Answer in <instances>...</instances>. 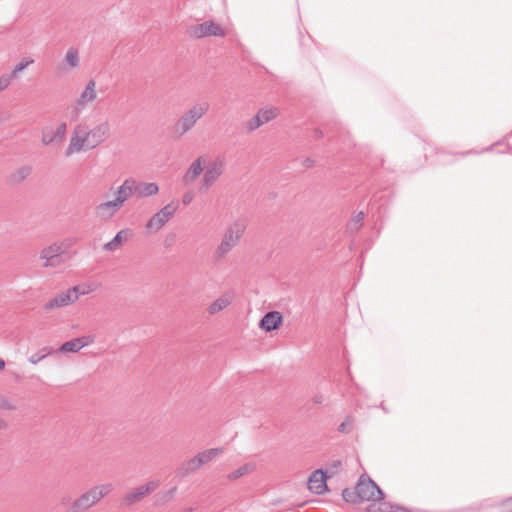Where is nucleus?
<instances>
[{
	"instance_id": "nucleus-1",
	"label": "nucleus",
	"mask_w": 512,
	"mask_h": 512,
	"mask_svg": "<svg viewBox=\"0 0 512 512\" xmlns=\"http://www.w3.org/2000/svg\"><path fill=\"white\" fill-rule=\"evenodd\" d=\"M109 136L110 124L107 120L100 122L91 129L85 123L78 124L71 135L65 155L70 156L82 150L94 149L105 142Z\"/></svg>"
},
{
	"instance_id": "nucleus-2",
	"label": "nucleus",
	"mask_w": 512,
	"mask_h": 512,
	"mask_svg": "<svg viewBox=\"0 0 512 512\" xmlns=\"http://www.w3.org/2000/svg\"><path fill=\"white\" fill-rule=\"evenodd\" d=\"M246 230V223L242 219L235 220L225 231L220 244L214 252L216 259H223L238 245Z\"/></svg>"
},
{
	"instance_id": "nucleus-3",
	"label": "nucleus",
	"mask_w": 512,
	"mask_h": 512,
	"mask_svg": "<svg viewBox=\"0 0 512 512\" xmlns=\"http://www.w3.org/2000/svg\"><path fill=\"white\" fill-rule=\"evenodd\" d=\"M112 490L113 485L111 483L93 486L71 504L70 512H83L90 509Z\"/></svg>"
},
{
	"instance_id": "nucleus-4",
	"label": "nucleus",
	"mask_w": 512,
	"mask_h": 512,
	"mask_svg": "<svg viewBox=\"0 0 512 512\" xmlns=\"http://www.w3.org/2000/svg\"><path fill=\"white\" fill-rule=\"evenodd\" d=\"M210 105L206 101L193 104L185 111L175 123V131L179 135H184L191 131L197 122L209 111Z\"/></svg>"
},
{
	"instance_id": "nucleus-5",
	"label": "nucleus",
	"mask_w": 512,
	"mask_h": 512,
	"mask_svg": "<svg viewBox=\"0 0 512 512\" xmlns=\"http://www.w3.org/2000/svg\"><path fill=\"white\" fill-rule=\"evenodd\" d=\"M223 452L222 448H210L197 453L194 457L184 461L177 469L176 475L184 478L197 470L202 466L213 460L216 456Z\"/></svg>"
},
{
	"instance_id": "nucleus-6",
	"label": "nucleus",
	"mask_w": 512,
	"mask_h": 512,
	"mask_svg": "<svg viewBox=\"0 0 512 512\" xmlns=\"http://www.w3.org/2000/svg\"><path fill=\"white\" fill-rule=\"evenodd\" d=\"M72 245L71 239H64L44 247L39 254L40 259L44 261L42 266L44 268L59 266L62 263L61 256L67 253Z\"/></svg>"
},
{
	"instance_id": "nucleus-7",
	"label": "nucleus",
	"mask_w": 512,
	"mask_h": 512,
	"mask_svg": "<svg viewBox=\"0 0 512 512\" xmlns=\"http://www.w3.org/2000/svg\"><path fill=\"white\" fill-rule=\"evenodd\" d=\"M357 498L361 501H380L384 499L383 491L369 477L362 475L356 484Z\"/></svg>"
},
{
	"instance_id": "nucleus-8",
	"label": "nucleus",
	"mask_w": 512,
	"mask_h": 512,
	"mask_svg": "<svg viewBox=\"0 0 512 512\" xmlns=\"http://www.w3.org/2000/svg\"><path fill=\"white\" fill-rule=\"evenodd\" d=\"M159 485L160 482L158 480H150L146 484L132 489L122 496L120 499V505L122 507H130L141 502L146 496L153 493Z\"/></svg>"
},
{
	"instance_id": "nucleus-9",
	"label": "nucleus",
	"mask_w": 512,
	"mask_h": 512,
	"mask_svg": "<svg viewBox=\"0 0 512 512\" xmlns=\"http://www.w3.org/2000/svg\"><path fill=\"white\" fill-rule=\"evenodd\" d=\"M97 98L96 82L91 79L87 82L84 90L75 102V105L71 109V116L74 120H77L81 112Z\"/></svg>"
},
{
	"instance_id": "nucleus-10",
	"label": "nucleus",
	"mask_w": 512,
	"mask_h": 512,
	"mask_svg": "<svg viewBox=\"0 0 512 512\" xmlns=\"http://www.w3.org/2000/svg\"><path fill=\"white\" fill-rule=\"evenodd\" d=\"M177 206L169 203L155 213L146 223L145 228L148 233L158 232L174 216Z\"/></svg>"
},
{
	"instance_id": "nucleus-11",
	"label": "nucleus",
	"mask_w": 512,
	"mask_h": 512,
	"mask_svg": "<svg viewBox=\"0 0 512 512\" xmlns=\"http://www.w3.org/2000/svg\"><path fill=\"white\" fill-rule=\"evenodd\" d=\"M188 34L196 39L219 36L224 37L226 35L225 30L212 20L204 21L201 24L192 25L188 28Z\"/></svg>"
},
{
	"instance_id": "nucleus-12",
	"label": "nucleus",
	"mask_w": 512,
	"mask_h": 512,
	"mask_svg": "<svg viewBox=\"0 0 512 512\" xmlns=\"http://www.w3.org/2000/svg\"><path fill=\"white\" fill-rule=\"evenodd\" d=\"M77 301L76 288H69L64 292L59 293L45 304L46 310H53L61 307L68 306Z\"/></svg>"
},
{
	"instance_id": "nucleus-13",
	"label": "nucleus",
	"mask_w": 512,
	"mask_h": 512,
	"mask_svg": "<svg viewBox=\"0 0 512 512\" xmlns=\"http://www.w3.org/2000/svg\"><path fill=\"white\" fill-rule=\"evenodd\" d=\"M224 168V160L220 157L216 158L206 169L202 178V188H210L217 179L222 175Z\"/></svg>"
},
{
	"instance_id": "nucleus-14",
	"label": "nucleus",
	"mask_w": 512,
	"mask_h": 512,
	"mask_svg": "<svg viewBox=\"0 0 512 512\" xmlns=\"http://www.w3.org/2000/svg\"><path fill=\"white\" fill-rule=\"evenodd\" d=\"M327 475L322 469L315 470L312 472L308 479V489L317 495L324 494L328 490L327 486Z\"/></svg>"
},
{
	"instance_id": "nucleus-15",
	"label": "nucleus",
	"mask_w": 512,
	"mask_h": 512,
	"mask_svg": "<svg viewBox=\"0 0 512 512\" xmlns=\"http://www.w3.org/2000/svg\"><path fill=\"white\" fill-rule=\"evenodd\" d=\"M67 131L66 123L62 122L58 125L55 131H51L48 128L42 131V144L50 145L52 143H60L64 140Z\"/></svg>"
},
{
	"instance_id": "nucleus-16",
	"label": "nucleus",
	"mask_w": 512,
	"mask_h": 512,
	"mask_svg": "<svg viewBox=\"0 0 512 512\" xmlns=\"http://www.w3.org/2000/svg\"><path fill=\"white\" fill-rule=\"evenodd\" d=\"M94 342L93 336H82L78 338H74L70 341H67L63 343L60 348L59 352L61 353H76L82 348L88 346L89 344H92Z\"/></svg>"
},
{
	"instance_id": "nucleus-17",
	"label": "nucleus",
	"mask_w": 512,
	"mask_h": 512,
	"mask_svg": "<svg viewBox=\"0 0 512 512\" xmlns=\"http://www.w3.org/2000/svg\"><path fill=\"white\" fill-rule=\"evenodd\" d=\"M283 317L278 311H270L266 313L260 321V327L266 332H271L279 328L282 324Z\"/></svg>"
},
{
	"instance_id": "nucleus-18",
	"label": "nucleus",
	"mask_w": 512,
	"mask_h": 512,
	"mask_svg": "<svg viewBox=\"0 0 512 512\" xmlns=\"http://www.w3.org/2000/svg\"><path fill=\"white\" fill-rule=\"evenodd\" d=\"M121 204H118L116 200L107 201L96 206L95 211L98 217L101 219L112 218L120 209Z\"/></svg>"
},
{
	"instance_id": "nucleus-19",
	"label": "nucleus",
	"mask_w": 512,
	"mask_h": 512,
	"mask_svg": "<svg viewBox=\"0 0 512 512\" xmlns=\"http://www.w3.org/2000/svg\"><path fill=\"white\" fill-rule=\"evenodd\" d=\"M133 190L135 195L145 198L156 195L159 192V186L155 182H139L134 179Z\"/></svg>"
},
{
	"instance_id": "nucleus-20",
	"label": "nucleus",
	"mask_w": 512,
	"mask_h": 512,
	"mask_svg": "<svg viewBox=\"0 0 512 512\" xmlns=\"http://www.w3.org/2000/svg\"><path fill=\"white\" fill-rule=\"evenodd\" d=\"M134 178H128L124 180V182L119 186L117 190V196L115 198L118 204H123L133 195H135V191L133 190Z\"/></svg>"
},
{
	"instance_id": "nucleus-21",
	"label": "nucleus",
	"mask_w": 512,
	"mask_h": 512,
	"mask_svg": "<svg viewBox=\"0 0 512 512\" xmlns=\"http://www.w3.org/2000/svg\"><path fill=\"white\" fill-rule=\"evenodd\" d=\"M203 157H198L183 175V183L185 185L193 183L203 171Z\"/></svg>"
},
{
	"instance_id": "nucleus-22",
	"label": "nucleus",
	"mask_w": 512,
	"mask_h": 512,
	"mask_svg": "<svg viewBox=\"0 0 512 512\" xmlns=\"http://www.w3.org/2000/svg\"><path fill=\"white\" fill-rule=\"evenodd\" d=\"M233 300V296L231 293H224L219 298H217L213 303L208 307V313L211 315L217 314L227 308Z\"/></svg>"
},
{
	"instance_id": "nucleus-23",
	"label": "nucleus",
	"mask_w": 512,
	"mask_h": 512,
	"mask_svg": "<svg viewBox=\"0 0 512 512\" xmlns=\"http://www.w3.org/2000/svg\"><path fill=\"white\" fill-rule=\"evenodd\" d=\"M257 468L255 462H248L227 475L229 481H235L245 475L253 473Z\"/></svg>"
},
{
	"instance_id": "nucleus-24",
	"label": "nucleus",
	"mask_w": 512,
	"mask_h": 512,
	"mask_svg": "<svg viewBox=\"0 0 512 512\" xmlns=\"http://www.w3.org/2000/svg\"><path fill=\"white\" fill-rule=\"evenodd\" d=\"M278 109L274 107H266L259 109L256 115L259 117L260 121H263V125L265 123L270 122L278 116Z\"/></svg>"
},
{
	"instance_id": "nucleus-25",
	"label": "nucleus",
	"mask_w": 512,
	"mask_h": 512,
	"mask_svg": "<svg viewBox=\"0 0 512 512\" xmlns=\"http://www.w3.org/2000/svg\"><path fill=\"white\" fill-rule=\"evenodd\" d=\"M65 63L68 67L75 69L78 68L80 65V59H79V51L71 47L67 50L65 55Z\"/></svg>"
},
{
	"instance_id": "nucleus-26",
	"label": "nucleus",
	"mask_w": 512,
	"mask_h": 512,
	"mask_svg": "<svg viewBox=\"0 0 512 512\" xmlns=\"http://www.w3.org/2000/svg\"><path fill=\"white\" fill-rule=\"evenodd\" d=\"M364 224V213L359 212L347 224V231L350 234L356 233Z\"/></svg>"
},
{
	"instance_id": "nucleus-27",
	"label": "nucleus",
	"mask_w": 512,
	"mask_h": 512,
	"mask_svg": "<svg viewBox=\"0 0 512 512\" xmlns=\"http://www.w3.org/2000/svg\"><path fill=\"white\" fill-rule=\"evenodd\" d=\"M124 233H125L124 230L119 231L111 241H109L108 243H106L104 245L103 249L106 251L116 250L122 244V241H123L122 235Z\"/></svg>"
},
{
	"instance_id": "nucleus-28",
	"label": "nucleus",
	"mask_w": 512,
	"mask_h": 512,
	"mask_svg": "<svg viewBox=\"0 0 512 512\" xmlns=\"http://www.w3.org/2000/svg\"><path fill=\"white\" fill-rule=\"evenodd\" d=\"M32 63H34V59L30 57H23L10 73L12 74V76L17 78L18 74L22 72L24 69H26Z\"/></svg>"
},
{
	"instance_id": "nucleus-29",
	"label": "nucleus",
	"mask_w": 512,
	"mask_h": 512,
	"mask_svg": "<svg viewBox=\"0 0 512 512\" xmlns=\"http://www.w3.org/2000/svg\"><path fill=\"white\" fill-rule=\"evenodd\" d=\"M31 173V168L29 166L20 167L13 175L14 181H22L26 179Z\"/></svg>"
},
{
	"instance_id": "nucleus-30",
	"label": "nucleus",
	"mask_w": 512,
	"mask_h": 512,
	"mask_svg": "<svg viewBox=\"0 0 512 512\" xmlns=\"http://www.w3.org/2000/svg\"><path fill=\"white\" fill-rule=\"evenodd\" d=\"M263 125V121H260L259 117L255 115L250 120L246 122V130L248 132H253Z\"/></svg>"
},
{
	"instance_id": "nucleus-31",
	"label": "nucleus",
	"mask_w": 512,
	"mask_h": 512,
	"mask_svg": "<svg viewBox=\"0 0 512 512\" xmlns=\"http://www.w3.org/2000/svg\"><path fill=\"white\" fill-rule=\"evenodd\" d=\"M16 78L11 73H5L0 76V92L5 90Z\"/></svg>"
},
{
	"instance_id": "nucleus-32",
	"label": "nucleus",
	"mask_w": 512,
	"mask_h": 512,
	"mask_svg": "<svg viewBox=\"0 0 512 512\" xmlns=\"http://www.w3.org/2000/svg\"><path fill=\"white\" fill-rule=\"evenodd\" d=\"M342 497L344 499L345 502H355L357 498V494H356V489L355 490H351V489H344L342 491Z\"/></svg>"
},
{
	"instance_id": "nucleus-33",
	"label": "nucleus",
	"mask_w": 512,
	"mask_h": 512,
	"mask_svg": "<svg viewBox=\"0 0 512 512\" xmlns=\"http://www.w3.org/2000/svg\"><path fill=\"white\" fill-rule=\"evenodd\" d=\"M43 350H47V353L46 354L35 353V354L31 355L29 358L30 363L37 364L41 360H43L46 357V355H48L52 352V350H50V349L48 350L47 348H44Z\"/></svg>"
},
{
	"instance_id": "nucleus-34",
	"label": "nucleus",
	"mask_w": 512,
	"mask_h": 512,
	"mask_svg": "<svg viewBox=\"0 0 512 512\" xmlns=\"http://www.w3.org/2000/svg\"><path fill=\"white\" fill-rule=\"evenodd\" d=\"M341 466H342V462L340 460H335L329 465L327 471H325V472H326V474L330 473V475L336 474L338 472V470L341 468Z\"/></svg>"
},
{
	"instance_id": "nucleus-35",
	"label": "nucleus",
	"mask_w": 512,
	"mask_h": 512,
	"mask_svg": "<svg viewBox=\"0 0 512 512\" xmlns=\"http://www.w3.org/2000/svg\"><path fill=\"white\" fill-rule=\"evenodd\" d=\"M73 288H76L77 290V299L79 298L80 295H86L93 292V288L89 285L73 286Z\"/></svg>"
},
{
	"instance_id": "nucleus-36",
	"label": "nucleus",
	"mask_w": 512,
	"mask_h": 512,
	"mask_svg": "<svg viewBox=\"0 0 512 512\" xmlns=\"http://www.w3.org/2000/svg\"><path fill=\"white\" fill-rule=\"evenodd\" d=\"M194 199V193L192 191L186 192L182 197V203L189 205Z\"/></svg>"
},
{
	"instance_id": "nucleus-37",
	"label": "nucleus",
	"mask_w": 512,
	"mask_h": 512,
	"mask_svg": "<svg viewBox=\"0 0 512 512\" xmlns=\"http://www.w3.org/2000/svg\"><path fill=\"white\" fill-rule=\"evenodd\" d=\"M0 408L2 409H6V410H15L16 407L11 404L8 400L6 399H3L1 402H0Z\"/></svg>"
},
{
	"instance_id": "nucleus-38",
	"label": "nucleus",
	"mask_w": 512,
	"mask_h": 512,
	"mask_svg": "<svg viewBox=\"0 0 512 512\" xmlns=\"http://www.w3.org/2000/svg\"><path fill=\"white\" fill-rule=\"evenodd\" d=\"M7 427H8L7 422L4 419L0 418V430L7 429Z\"/></svg>"
},
{
	"instance_id": "nucleus-39",
	"label": "nucleus",
	"mask_w": 512,
	"mask_h": 512,
	"mask_svg": "<svg viewBox=\"0 0 512 512\" xmlns=\"http://www.w3.org/2000/svg\"><path fill=\"white\" fill-rule=\"evenodd\" d=\"M304 164L306 166H312L313 165V160H311L310 158H307V159H305Z\"/></svg>"
},
{
	"instance_id": "nucleus-40",
	"label": "nucleus",
	"mask_w": 512,
	"mask_h": 512,
	"mask_svg": "<svg viewBox=\"0 0 512 512\" xmlns=\"http://www.w3.org/2000/svg\"><path fill=\"white\" fill-rule=\"evenodd\" d=\"M314 133L316 138H320L323 136L322 132L319 129H316Z\"/></svg>"
},
{
	"instance_id": "nucleus-41",
	"label": "nucleus",
	"mask_w": 512,
	"mask_h": 512,
	"mask_svg": "<svg viewBox=\"0 0 512 512\" xmlns=\"http://www.w3.org/2000/svg\"><path fill=\"white\" fill-rule=\"evenodd\" d=\"M8 116L6 115H0V124L3 123L4 121L8 120Z\"/></svg>"
},
{
	"instance_id": "nucleus-42",
	"label": "nucleus",
	"mask_w": 512,
	"mask_h": 512,
	"mask_svg": "<svg viewBox=\"0 0 512 512\" xmlns=\"http://www.w3.org/2000/svg\"><path fill=\"white\" fill-rule=\"evenodd\" d=\"M5 367V362L4 360L0 359V370H3Z\"/></svg>"
},
{
	"instance_id": "nucleus-43",
	"label": "nucleus",
	"mask_w": 512,
	"mask_h": 512,
	"mask_svg": "<svg viewBox=\"0 0 512 512\" xmlns=\"http://www.w3.org/2000/svg\"><path fill=\"white\" fill-rule=\"evenodd\" d=\"M339 430H340V431H342V432H343V431H345V424H344V423H342V424L339 426Z\"/></svg>"
},
{
	"instance_id": "nucleus-44",
	"label": "nucleus",
	"mask_w": 512,
	"mask_h": 512,
	"mask_svg": "<svg viewBox=\"0 0 512 512\" xmlns=\"http://www.w3.org/2000/svg\"><path fill=\"white\" fill-rule=\"evenodd\" d=\"M175 491H176V488H172V489L170 490V494H171V495H173V493H174Z\"/></svg>"
},
{
	"instance_id": "nucleus-45",
	"label": "nucleus",
	"mask_w": 512,
	"mask_h": 512,
	"mask_svg": "<svg viewBox=\"0 0 512 512\" xmlns=\"http://www.w3.org/2000/svg\"><path fill=\"white\" fill-rule=\"evenodd\" d=\"M316 403H320V398L315 399Z\"/></svg>"
},
{
	"instance_id": "nucleus-46",
	"label": "nucleus",
	"mask_w": 512,
	"mask_h": 512,
	"mask_svg": "<svg viewBox=\"0 0 512 512\" xmlns=\"http://www.w3.org/2000/svg\"><path fill=\"white\" fill-rule=\"evenodd\" d=\"M316 403H320V398L315 399Z\"/></svg>"
},
{
	"instance_id": "nucleus-47",
	"label": "nucleus",
	"mask_w": 512,
	"mask_h": 512,
	"mask_svg": "<svg viewBox=\"0 0 512 512\" xmlns=\"http://www.w3.org/2000/svg\"><path fill=\"white\" fill-rule=\"evenodd\" d=\"M61 502H62V503H65V502H67V499L62 498V501H61Z\"/></svg>"
},
{
	"instance_id": "nucleus-48",
	"label": "nucleus",
	"mask_w": 512,
	"mask_h": 512,
	"mask_svg": "<svg viewBox=\"0 0 512 512\" xmlns=\"http://www.w3.org/2000/svg\"><path fill=\"white\" fill-rule=\"evenodd\" d=\"M61 502H62V503H65V502H67V499L62 498V501H61Z\"/></svg>"
}]
</instances>
